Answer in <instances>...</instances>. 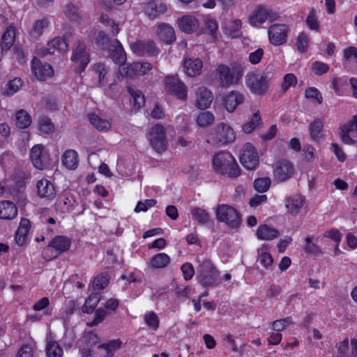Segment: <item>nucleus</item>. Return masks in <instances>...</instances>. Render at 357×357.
<instances>
[{"instance_id": "1", "label": "nucleus", "mask_w": 357, "mask_h": 357, "mask_svg": "<svg viewBox=\"0 0 357 357\" xmlns=\"http://www.w3.org/2000/svg\"><path fill=\"white\" fill-rule=\"evenodd\" d=\"M213 165L216 172L228 174L231 178H236L241 174V169L231 154L227 151H219L213 159Z\"/></svg>"}, {"instance_id": "2", "label": "nucleus", "mask_w": 357, "mask_h": 357, "mask_svg": "<svg viewBox=\"0 0 357 357\" xmlns=\"http://www.w3.org/2000/svg\"><path fill=\"white\" fill-rule=\"evenodd\" d=\"M216 75L222 87L229 86L238 83L243 75V68L239 63H232L231 67L220 64L216 69Z\"/></svg>"}, {"instance_id": "3", "label": "nucleus", "mask_w": 357, "mask_h": 357, "mask_svg": "<svg viewBox=\"0 0 357 357\" xmlns=\"http://www.w3.org/2000/svg\"><path fill=\"white\" fill-rule=\"evenodd\" d=\"M271 79L270 73H259L257 71L250 72L245 76L246 85L255 95L261 96L268 89V82Z\"/></svg>"}, {"instance_id": "4", "label": "nucleus", "mask_w": 357, "mask_h": 357, "mask_svg": "<svg viewBox=\"0 0 357 357\" xmlns=\"http://www.w3.org/2000/svg\"><path fill=\"white\" fill-rule=\"evenodd\" d=\"M216 218L231 229H237L241 224V215L233 206L220 204L216 208Z\"/></svg>"}, {"instance_id": "5", "label": "nucleus", "mask_w": 357, "mask_h": 357, "mask_svg": "<svg viewBox=\"0 0 357 357\" xmlns=\"http://www.w3.org/2000/svg\"><path fill=\"white\" fill-rule=\"evenodd\" d=\"M209 137L213 144L224 145L233 142L236 138V135L229 125L221 123L211 131Z\"/></svg>"}, {"instance_id": "6", "label": "nucleus", "mask_w": 357, "mask_h": 357, "mask_svg": "<svg viewBox=\"0 0 357 357\" xmlns=\"http://www.w3.org/2000/svg\"><path fill=\"white\" fill-rule=\"evenodd\" d=\"M199 282L205 286H212L218 280V271L209 260H204L197 268Z\"/></svg>"}, {"instance_id": "7", "label": "nucleus", "mask_w": 357, "mask_h": 357, "mask_svg": "<svg viewBox=\"0 0 357 357\" xmlns=\"http://www.w3.org/2000/svg\"><path fill=\"white\" fill-rule=\"evenodd\" d=\"M239 160L245 169L252 170L258 166L259 157L255 148L250 143H246L241 149Z\"/></svg>"}, {"instance_id": "8", "label": "nucleus", "mask_w": 357, "mask_h": 357, "mask_svg": "<svg viewBox=\"0 0 357 357\" xmlns=\"http://www.w3.org/2000/svg\"><path fill=\"white\" fill-rule=\"evenodd\" d=\"M149 141L153 149L161 153L167 149L165 128L160 124H156L151 129Z\"/></svg>"}, {"instance_id": "9", "label": "nucleus", "mask_w": 357, "mask_h": 357, "mask_svg": "<svg viewBox=\"0 0 357 357\" xmlns=\"http://www.w3.org/2000/svg\"><path fill=\"white\" fill-rule=\"evenodd\" d=\"M132 52L138 56H156L160 50L153 40H137L130 44Z\"/></svg>"}, {"instance_id": "10", "label": "nucleus", "mask_w": 357, "mask_h": 357, "mask_svg": "<svg viewBox=\"0 0 357 357\" xmlns=\"http://www.w3.org/2000/svg\"><path fill=\"white\" fill-rule=\"evenodd\" d=\"M165 89L178 99L186 100L187 86L180 80L177 75H168L165 79Z\"/></svg>"}, {"instance_id": "11", "label": "nucleus", "mask_w": 357, "mask_h": 357, "mask_svg": "<svg viewBox=\"0 0 357 357\" xmlns=\"http://www.w3.org/2000/svg\"><path fill=\"white\" fill-rule=\"evenodd\" d=\"M289 27L284 24H274L268 29V38L271 44L281 45L287 42Z\"/></svg>"}, {"instance_id": "12", "label": "nucleus", "mask_w": 357, "mask_h": 357, "mask_svg": "<svg viewBox=\"0 0 357 357\" xmlns=\"http://www.w3.org/2000/svg\"><path fill=\"white\" fill-rule=\"evenodd\" d=\"M71 60L78 66L75 68L76 73L83 72L89 63V55L86 51V45L82 42H79L76 49L73 51Z\"/></svg>"}, {"instance_id": "13", "label": "nucleus", "mask_w": 357, "mask_h": 357, "mask_svg": "<svg viewBox=\"0 0 357 357\" xmlns=\"http://www.w3.org/2000/svg\"><path fill=\"white\" fill-rule=\"evenodd\" d=\"M294 165L287 160H280L275 165L274 174L278 181L284 182L294 174Z\"/></svg>"}, {"instance_id": "14", "label": "nucleus", "mask_w": 357, "mask_h": 357, "mask_svg": "<svg viewBox=\"0 0 357 357\" xmlns=\"http://www.w3.org/2000/svg\"><path fill=\"white\" fill-rule=\"evenodd\" d=\"M105 50L108 52V56L116 64L123 65L126 61V54L123 47L117 39L112 40L110 46Z\"/></svg>"}, {"instance_id": "15", "label": "nucleus", "mask_w": 357, "mask_h": 357, "mask_svg": "<svg viewBox=\"0 0 357 357\" xmlns=\"http://www.w3.org/2000/svg\"><path fill=\"white\" fill-rule=\"evenodd\" d=\"M340 137L342 142L347 144H354L356 140L353 139L349 133L357 130V115L353 116L351 119L347 123L340 125Z\"/></svg>"}, {"instance_id": "16", "label": "nucleus", "mask_w": 357, "mask_h": 357, "mask_svg": "<svg viewBox=\"0 0 357 357\" xmlns=\"http://www.w3.org/2000/svg\"><path fill=\"white\" fill-rule=\"evenodd\" d=\"M32 70L39 80H45L54 75L52 66L47 63H43L40 60L33 59L32 61Z\"/></svg>"}, {"instance_id": "17", "label": "nucleus", "mask_w": 357, "mask_h": 357, "mask_svg": "<svg viewBox=\"0 0 357 357\" xmlns=\"http://www.w3.org/2000/svg\"><path fill=\"white\" fill-rule=\"evenodd\" d=\"M196 96V107L202 109L208 108L213 98L212 93L204 86L198 88Z\"/></svg>"}, {"instance_id": "18", "label": "nucleus", "mask_w": 357, "mask_h": 357, "mask_svg": "<svg viewBox=\"0 0 357 357\" xmlns=\"http://www.w3.org/2000/svg\"><path fill=\"white\" fill-rule=\"evenodd\" d=\"M156 34L159 39L167 45L176 40L174 28L168 24L162 23L158 26Z\"/></svg>"}, {"instance_id": "19", "label": "nucleus", "mask_w": 357, "mask_h": 357, "mask_svg": "<svg viewBox=\"0 0 357 357\" xmlns=\"http://www.w3.org/2000/svg\"><path fill=\"white\" fill-rule=\"evenodd\" d=\"M43 146L37 144L32 147L30 151V158L35 167L38 169H43L47 167V161L43 154Z\"/></svg>"}, {"instance_id": "20", "label": "nucleus", "mask_w": 357, "mask_h": 357, "mask_svg": "<svg viewBox=\"0 0 357 357\" xmlns=\"http://www.w3.org/2000/svg\"><path fill=\"white\" fill-rule=\"evenodd\" d=\"M38 195L43 198L52 199L56 195L54 185L47 179H41L37 183Z\"/></svg>"}, {"instance_id": "21", "label": "nucleus", "mask_w": 357, "mask_h": 357, "mask_svg": "<svg viewBox=\"0 0 357 357\" xmlns=\"http://www.w3.org/2000/svg\"><path fill=\"white\" fill-rule=\"evenodd\" d=\"M178 24L180 29L186 33L195 31L199 26L198 20L190 15H185L179 18Z\"/></svg>"}, {"instance_id": "22", "label": "nucleus", "mask_w": 357, "mask_h": 357, "mask_svg": "<svg viewBox=\"0 0 357 357\" xmlns=\"http://www.w3.org/2000/svg\"><path fill=\"white\" fill-rule=\"evenodd\" d=\"M243 100L244 97L241 93L232 91L224 98V106L229 112H233Z\"/></svg>"}, {"instance_id": "23", "label": "nucleus", "mask_w": 357, "mask_h": 357, "mask_svg": "<svg viewBox=\"0 0 357 357\" xmlns=\"http://www.w3.org/2000/svg\"><path fill=\"white\" fill-rule=\"evenodd\" d=\"M202 67L203 63L199 59H188L184 61V70L189 77L199 75L201 73Z\"/></svg>"}, {"instance_id": "24", "label": "nucleus", "mask_w": 357, "mask_h": 357, "mask_svg": "<svg viewBox=\"0 0 357 357\" xmlns=\"http://www.w3.org/2000/svg\"><path fill=\"white\" fill-rule=\"evenodd\" d=\"M17 215V209L13 202L2 201L0 202V219L11 220Z\"/></svg>"}, {"instance_id": "25", "label": "nucleus", "mask_w": 357, "mask_h": 357, "mask_svg": "<svg viewBox=\"0 0 357 357\" xmlns=\"http://www.w3.org/2000/svg\"><path fill=\"white\" fill-rule=\"evenodd\" d=\"M167 10V6L165 3L153 1L147 3L145 7V12L148 15V16L153 19L158 17L159 15L164 13Z\"/></svg>"}, {"instance_id": "26", "label": "nucleus", "mask_w": 357, "mask_h": 357, "mask_svg": "<svg viewBox=\"0 0 357 357\" xmlns=\"http://www.w3.org/2000/svg\"><path fill=\"white\" fill-rule=\"evenodd\" d=\"M256 234L258 238L266 241H271L280 235L278 229L266 224L259 225Z\"/></svg>"}, {"instance_id": "27", "label": "nucleus", "mask_w": 357, "mask_h": 357, "mask_svg": "<svg viewBox=\"0 0 357 357\" xmlns=\"http://www.w3.org/2000/svg\"><path fill=\"white\" fill-rule=\"evenodd\" d=\"M88 119L90 123L98 131L107 132L111 128V123L108 120L100 118L95 113L89 114Z\"/></svg>"}, {"instance_id": "28", "label": "nucleus", "mask_w": 357, "mask_h": 357, "mask_svg": "<svg viewBox=\"0 0 357 357\" xmlns=\"http://www.w3.org/2000/svg\"><path fill=\"white\" fill-rule=\"evenodd\" d=\"M305 198L300 194L289 197L287 200L286 207L289 209V213L296 215L299 210L303 207Z\"/></svg>"}, {"instance_id": "29", "label": "nucleus", "mask_w": 357, "mask_h": 357, "mask_svg": "<svg viewBox=\"0 0 357 357\" xmlns=\"http://www.w3.org/2000/svg\"><path fill=\"white\" fill-rule=\"evenodd\" d=\"M70 240L65 236H56L49 244V247L54 248L59 253L67 251L70 246Z\"/></svg>"}, {"instance_id": "30", "label": "nucleus", "mask_w": 357, "mask_h": 357, "mask_svg": "<svg viewBox=\"0 0 357 357\" xmlns=\"http://www.w3.org/2000/svg\"><path fill=\"white\" fill-rule=\"evenodd\" d=\"M62 162L69 169H76L78 163L77 152L72 149L66 151L62 156Z\"/></svg>"}, {"instance_id": "31", "label": "nucleus", "mask_w": 357, "mask_h": 357, "mask_svg": "<svg viewBox=\"0 0 357 357\" xmlns=\"http://www.w3.org/2000/svg\"><path fill=\"white\" fill-rule=\"evenodd\" d=\"M323 127L324 122L320 119H316L310 123L309 130L313 141L318 142L321 139Z\"/></svg>"}, {"instance_id": "32", "label": "nucleus", "mask_w": 357, "mask_h": 357, "mask_svg": "<svg viewBox=\"0 0 357 357\" xmlns=\"http://www.w3.org/2000/svg\"><path fill=\"white\" fill-rule=\"evenodd\" d=\"M15 125L21 129H24L30 126L31 123V117L24 109H20L15 113Z\"/></svg>"}, {"instance_id": "33", "label": "nucleus", "mask_w": 357, "mask_h": 357, "mask_svg": "<svg viewBox=\"0 0 357 357\" xmlns=\"http://www.w3.org/2000/svg\"><path fill=\"white\" fill-rule=\"evenodd\" d=\"M262 124V120L259 112H255L251 119L242 126V129L245 133L252 132L256 128Z\"/></svg>"}, {"instance_id": "34", "label": "nucleus", "mask_w": 357, "mask_h": 357, "mask_svg": "<svg viewBox=\"0 0 357 357\" xmlns=\"http://www.w3.org/2000/svg\"><path fill=\"white\" fill-rule=\"evenodd\" d=\"M266 7L259 6L249 17L250 23L253 26H257L266 20Z\"/></svg>"}, {"instance_id": "35", "label": "nucleus", "mask_w": 357, "mask_h": 357, "mask_svg": "<svg viewBox=\"0 0 357 357\" xmlns=\"http://www.w3.org/2000/svg\"><path fill=\"white\" fill-rule=\"evenodd\" d=\"M169 261L170 258L167 254L158 253L152 257L150 265L153 268H162L166 267Z\"/></svg>"}, {"instance_id": "36", "label": "nucleus", "mask_w": 357, "mask_h": 357, "mask_svg": "<svg viewBox=\"0 0 357 357\" xmlns=\"http://www.w3.org/2000/svg\"><path fill=\"white\" fill-rule=\"evenodd\" d=\"M190 213L192 218L200 224H206L210 221L209 214L202 208L192 207L190 209Z\"/></svg>"}, {"instance_id": "37", "label": "nucleus", "mask_w": 357, "mask_h": 357, "mask_svg": "<svg viewBox=\"0 0 357 357\" xmlns=\"http://www.w3.org/2000/svg\"><path fill=\"white\" fill-rule=\"evenodd\" d=\"M100 295L98 293L91 294L86 300L85 303L82 307L83 312L88 314L91 313L100 302Z\"/></svg>"}, {"instance_id": "38", "label": "nucleus", "mask_w": 357, "mask_h": 357, "mask_svg": "<svg viewBox=\"0 0 357 357\" xmlns=\"http://www.w3.org/2000/svg\"><path fill=\"white\" fill-rule=\"evenodd\" d=\"M15 38V31L14 27L9 26L3 33L0 43L5 49L9 50L13 46Z\"/></svg>"}, {"instance_id": "39", "label": "nucleus", "mask_w": 357, "mask_h": 357, "mask_svg": "<svg viewBox=\"0 0 357 357\" xmlns=\"http://www.w3.org/2000/svg\"><path fill=\"white\" fill-rule=\"evenodd\" d=\"M66 16L72 22H81L82 18L77 7L70 3L64 11Z\"/></svg>"}, {"instance_id": "40", "label": "nucleus", "mask_w": 357, "mask_h": 357, "mask_svg": "<svg viewBox=\"0 0 357 357\" xmlns=\"http://www.w3.org/2000/svg\"><path fill=\"white\" fill-rule=\"evenodd\" d=\"M38 129L43 134L52 132L54 130V125L47 116H40L38 119Z\"/></svg>"}, {"instance_id": "41", "label": "nucleus", "mask_w": 357, "mask_h": 357, "mask_svg": "<svg viewBox=\"0 0 357 357\" xmlns=\"http://www.w3.org/2000/svg\"><path fill=\"white\" fill-rule=\"evenodd\" d=\"M128 91L133 99V105L135 107L139 109L144 105L145 99L141 91L132 88V86H128Z\"/></svg>"}, {"instance_id": "42", "label": "nucleus", "mask_w": 357, "mask_h": 357, "mask_svg": "<svg viewBox=\"0 0 357 357\" xmlns=\"http://www.w3.org/2000/svg\"><path fill=\"white\" fill-rule=\"evenodd\" d=\"M214 120V115L208 111L200 112L197 117V123L200 127H206L212 124Z\"/></svg>"}, {"instance_id": "43", "label": "nucleus", "mask_w": 357, "mask_h": 357, "mask_svg": "<svg viewBox=\"0 0 357 357\" xmlns=\"http://www.w3.org/2000/svg\"><path fill=\"white\" fill-rule=\"evenodd\" d=\"M312 236H307L305 238V245L303 246L304 251L307 254L320 255L322 254L321 248L312 243Z\"/></svg>"}, {"instance_id": "44", "label": "nucleus", "mask_w": 357, "mask_h": 357, "mask_svg": "<svg viewBox=\"0 0 357 357\" xmlns=\"http://www.w3.org/2000/svg\"><path fill=\"white\" fill-rule=\"evenodd\" d=\"M46 352L47 357H62L63 349L59 344L55 342H50L47 344Z\"/></svg>"}, {"instance_id": "45", "label": "nucleus", "mask_w": 357, "mask_h": 357, "mask_svg": "<svg viewBox=\"0 0 357 357\" xmlns=\"http://www.w3.org/2000/svg\"><path fill=\"white\" fill-rule=\"evenodd\" d=\"M49 22L47 18H43L36 21L33 26L31 36L34 38H38L42 35L43 29L47 27Z\"/></svg>"}, {"instance_id": "46", "label": "nucleus", "mask_w": 357, "mask_h": 357, "mask_svg": "<svg viewBox=\"0 0 357 357\" xmlns=\"http://www.w3.org/2000/svg\"><path fill=\"white\" fill-rule=\"evenodd\" d=\"M258 253V261L264 268H268L272 266L273 261V257L271 254L266 252L265 248H261L259 250Z\"/></svg>"}, {"instance_id": "47", "label": "nucleus", "mask_w": 357, "mask_h": 357, "mask_svg": "<svg viewBox=\"0 0 357 357\" xmlns=\"http://www.w3.org/2000/svg\"><path fill=\"white\" fill-rule=\"evenodd\" d=\"M253 185L255 190L258 192H266L270 188L271 179L268 177L258 178L255 180Z\"/></svg>"}, {"instance_id": "48", "label": "nucleus", "mask_w": 357, "mask_h": 357, "mask_svg": "<svg viewBox=\"0 0 357 357\" xmlns=\"http://www.w3.org/2000/svg\"><path fill=\"white\" fill-rule=\"evenodd\" d=\"M48 46L61 52H66L68 49V45L66 38H55L48 43Z\"/></svg>"}, {"instance_id": "49", "label": "nucleus", "mask_w": 357, "mask_h": 357, "mask_svg": "<svg viewBox=\"0 0 357 357\" xmlns=\"http://www.w3.org/2000/svg\"><path fill=\"white\" fill-rule=\"evenodd\" d=\"M297 84V78L293 73L284 75L281 84V92L284 93L291 86H295Z\"/></svg>"}, {"instance_id": "50", "label": "nucleus", "mask_w": 357, "mask_h": 357, "mask_svg": "<svg viewBox=\"0 0 357 357\" xmlns=\"http://www.w3.org/2000/svg\"><path fill=\"white\" fill-rule=\"evenodd\" d=\"M109 280L108 274L102 273L94 278L93 285L96 289H102L108 284Z\"/></svg>"}, {"instance_id": "51", "label": "nucleus", "mask_w": 357, "mask_h": 357, "mask_svg": "<svg viewBox=\"0 0 357 357\" xmlns=\"http://www.w3.org/2000/svg\"><path fill=\"white\" fill-rule=\"evenodd\" d=\"M242 22L240 20H235L231 22V24L227 27V33L231 38H237L240 36V29Z\"/></svg>"}, {"instance_id": "52", "label": "nucleus", "mask_w": 357, "mask_h": 357, "mask_svg": "<svg viewBox=\"0 0 357 357\" xmlns=\"http://www.w3.org/2000/svg\"><path fill=\"white\" fill-rule=\"evenodd\" d=\"M100 21L107 26L111 27V34L114 36H116L120 31L119 25L118 23H115L112 19H110L107 15H102L100 16Z\"/></svg>"}, {"instance_id": "53", "label": "nucleus", "mask_w": 357, "mask_h": 357, "mask_svg": "<svg viewBox=\"0 0 357 357\" xmlns=\"http://www.w3.org/2000/svg\"><path fill=\"white\" fill-rule=\"evenodd\" d=\"M157 200L154 199H146L144 202L139 201L134 211L135 213L146 212L149 208L154 206Z\"/></svg>"}, {"instance_id": "54", "label": "nucleus", "mask_w": 357, "mask_h": 357, "mask_svg": "<svg viewBox=\"0 0 357 357\" xmlns=\"http://www.w3.org/2000/svg\"><path fill=\"white\" fill-rule=\"evenodd\" d=\"M144 321L153 330H156L159 327V319L153 312H149L144 315Z\"/></svg>"}, {"instance_id": "55", "label": "nucleus", "mask_w": 357, "mask_h": 357, "mask_svg": "<svg viewBox=\"0 0 357 357\" xmlns=\"http://www.w3.org/2000/svg\"><path fill=\"white\" fill-rule=\"evenodd\" d=\"M22 84V82L20 78H15L12 81H10L7 84V90L5 92V94L7 96H12L20 89Z\"/></svg>"}, {"instance_id": "56", "label": "nucleus", "mask_w": 357, "mask_h": 357, "mask_svg": "<svg viewBox=\"0 0 357 357\" xmlns=\"http://www.w3.org/2000/svg\"><path fill=\"white\" fill-rule=\"evenodd\" d=\"M135 68H136L134 67V63H132L127 66L120 68L119 72L122 76H125L128 78H134L139 76Z\"/></svg>"}, {"instance_id": "57", "label": "nucleus", "mask_w": 357, "mask_h": 357, "mask_svg": "<svg viewBox=\"0 0 357 357\" xmlns=\"http://www.w3.org/2000/svg\"><path fill=\"white\" fill-rule=\"evenodd\" d=\"M308 37L305 33H300L296 40L297 50L301 52H305L308 46Z\"/></svg>"}, {"instance_id": "58", "label": "nucleus", "mask_w": 357, "mask_h": 357, "mask_svg": "<svg viewBox=\"0 0 357 357\" xmlns=\"http://www.w3.org/2000/svg\"><path fill=\"white\" fill-rule=\"evenodd\" d=\"M305 96L306 98H312L316 100L319 104H321L323 101V98L320 91L314 87H308L306 89Z\"/></svg>"}, {"instance_id": "59", "label": "nucleus", "mask_w": 357, "mask_h": 357, "mask_svg": "<svg viewBox=\"0 0 357 357\" xmlns=\"http://www.w3.org/2000/svg\"><path fill=\"white\" fill-rule=\"evenodd\" d=\"M328 70V64L323 62L315 61L312 65V70L316 75H322L326 73Z\"/></svg>"}, {"instance_id": "60", "label": "nucleus", "mask_w": 357, "mask_h": 357, "mask_svg": "<svg viewBox=\"0 0 357 357\" xmlns=\"http://www.w3.org/2000/svg\"><path fill=\"white\" fill-rule=\"evenodd\" d=\"M106 314L107 313L104 309L100 307L97 309L95 311V317L93 320L91 322H88L86 325L89 327H93L95 326H97L98 324L101 323L104 320Z\"/></svg>"}, {"instance_id": "61", "label": "nucleus", "mask_w": 357, "mask_h": 357, "mask_svg": "<svg viewBox=\"0 0 357 357\" xmlns=\"http://www.w3.org/2000/svg\"><path fill=\"white\" fill-rule=\"evenodd\" d=\"M97 43L102 47V49L105 50L110 46L112 42L109 37V35L104 31H100L97 37Z\"/></svg>"}, {"instance_id": "62", "label": "nucleus", "mask_w": 357, "mask_h": 357, "mask_svg": "<svg viewBox=\"0 0 357 357\" xmlns=\"http://www.w3.org/2000/svg\"><path fill=\"white\" fill-rule=\"evenodd\" d=\"M306 23L308 27L313 30L319 29V22L316 17L315 10L312 8L306 19Z\"/></svg>"}, {"instance_id": "63", "label": "nucleus", "mask_w": 357, "mask_h": 357, "mask_svg": "<svg viewBox=\"0 0 357 357\" xmlns=\"http://www.w3.org/2000/svg\"><path fill=\"white\" fill-rule=\"evenodd\" d=\"M134 67L137 70L139 76L144 75L146 72L152 68V65L149 62H134Z\"/></svg>"}, {"instance_id": "64", "label": "nucleus", "mask_w": 357, "mask_h": 357, "mask_svg": "<svg viewBox=\"0 0 357 357\" xmlns=\"http://www.w3.org/2000/svg\"><path fill=\"white\" fill-rule=\"evenodd\" d=\"M183 278L185 280H190L195 274V270L190 263H185L181 268Z\"/></svg>"}]
</instances>
